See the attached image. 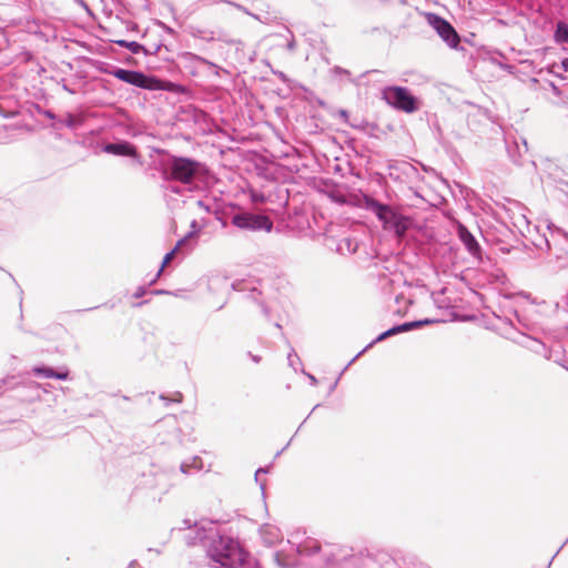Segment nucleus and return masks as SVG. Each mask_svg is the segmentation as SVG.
<instances>
[{"label":"nucleus","instance_id":"1","mask_svg":"<svg viewBox=\"0 0 568 568\" xmlns=\"http://www.w3.org/2000/svg\"><path fill=\"white\" fill-rule=\"evenodd\" d=\"M288 549L273 554L280 568H430L416 556L381 548L354 549L325 545L304 532L296 531L287 539Z\"/></svg>","mask_w":568,"mask_h":568},{"label":"nucleus","instance_id":"2","mask_svg":"<svg viewBox=\"0 0 568 568\" xmlns=\"http://www.w3.org/2000/svg\"><path fill=\"white\" fill-rule=\"evenodd\" d=\"M185 530L183 539L187 546H201L213 568H262L261 564L245 552L239 542L231 536L221 532L215 521L201 519L192 521L184 519Z\"/></svg>","mask_w":568,"mask_h":568},{"label":"nucleus","instance_id":"3","mask_svg":"<svg viewBox=\"0 0 568 568\" xmlns=\"http://www.w3.org/2000/svg\"><path fill=\"white\" fill-rule=\"evenodd\" d=\"M527 209L518 201L506 199L499 205V251L509 253L516 248L520 234H529L530 222L526 215Z\"/></svg>","mask_w":568,"mask_h":568},{"label":"nucleus","instance_id":"4","mask_svg":"<svg viewBox=\"0 0 568 568\" xmlns=\"http://www.w3.org/2000/svg\"><path fill=\"white\" fill-rule=\"evenodd\" d=\"M532 303L530 294L510 290L505 276L499 274V311L503 313V316L499 315V331L508 334L509 328L516 327V323L526 326L524 312Z\"/></svg>","mask_w":568,"mask_h":568},{"label":"nucleus","instance_id":"5","mask_svg":"<svg viewBox=\"0 0 568 568\" xmlns=\"http://www.w3.org/2000/svg\"><path fill=\"white\" fill-rule=\"evenodd\" d=\"M207 173L205 164L187 158L170 155L165 163L164 174L168 180L181 182L183 184H192L201 181Z\"/></svg>","mask_w":568,"mask_h":568},{"label":"nucleus","instance_id":"6","mask_svg":"<svg viewBox=\"0 0 568 568\" xmlns=\"http://www.w3.org/2000/svg\"><path fill=\"white\" fill-rule=\"evenodd\" d=\"M364 205L376 215L385 230L393 231L397 237H404L410 227V220L407 216L369 195H364Z\"/></svg>","mask_w":568,"mask_h":568},{"label":"nucleus","instance_id":"7","mask_svg":"<svg viewBox=\"0 0 568 568\" xmlns=\"http://www.w3.org/2000/svg\"><path fill=\"white\" fill-rule=\"evenodd\" d=\"M103 72L140 89L150 91L162 89V81L160 79L148 75L142 71L110 67L103 70Z\"/></svg>","mask_w":568,"mask_h":568},{"label":"nucleus","instance_id":"8","mask_svg":"<svg viewBox=\"0 0 568 568\" xmlns=\"http://www.w3.org/2000/svg\"><path fill=\"white\" fill-rule=\"evenodd\" d=\"M383 99L394 109L413 113L418 110L417 99L405 87L389 85L382 91Z\"/></svg>","mask_w":568,"mask_h":568},{"label":"nucleus","instance_id":"9","mask_svg":"<svg viewBox=\"0 0 568 568\" xmlns=\"http://www.w3.org/2000/svg\"><path fill=\"white\" fill-rule=\"evenodd\" d=\"M231 223L237 229L253 232H271L273 229V221L268 216L251 212H239L233 214Z\"/></svg>","mask_w":568,"mask_h":568},{"label":"nucleus","instance_id":"10","mask_svg":"<svg viewBox=\"0 0 568 568\" xmlns=\"http://www.w3.org/2000/svg\"><path fill=\"white\" fill-rule=\"evenodd\" d=\"M427 23L437 32V34L447 43L452 49H457L460 37L455 28L443 17L428 12L426 13Z\"/></svg>","mask_w":568,"mask_h":568},{"label":"nucleus","instance_id":"11","mask_svg":"<svg viewBox=\"0 0 568 568\" xmlns=\"http://www.w3.org/2000/svg\"><path fill=\"white\" fill-rule=\"evenodd\" d=\"M181 59L184 63V68L189 70L192 75L211 71L214 75L219 77L221 71L226 72V70H223L215 63L192 52H184Z\"/></svg>","mask_w":568,"mask_h":568},{"label":"nucleus","instance_id":"12","mask_svg":"<svg viewBox=\"0 0 568 568\" xmlns=\"http://www.w3.org/2000/svg\"><path fill=\"white\" fill-rule=\"evenodd\" d=\"M102 151L108 154L118 156H128L140 162V154L136 146L125 140H119L116 142L105 143L102 146Z\"/></svg>","mask_w":568,"mask_h":568},{"label":"nucleus","instance_id":"13","mask_svg":"<svg viewBox=\"0 0 568 568\" xmlns=\"http://www.w3.org/2000/svg\"><path fill=\"white\" fill-rule=\"evenodd\" d=\"M525 246L532 245L538 250L549 248V242L544 234H540L537 226L530 225L529 234H520V241Z\"/></svg>","mask_w":568,"mask_h":568},{"label":"nucleus","instance_id":"14","mask_svg":"<svg viewBox=\"0 0 568 568\" xmlns=\"http://www.w3.org/2000/svg\"><path fill=\"white\" fill-rule=\"evenodd\" d=\"M31 372L38 377L55 378L60 381H67L70 375V371L67 367H60L55 371L54 368L44 365L34 366Z\"/></svg>","mask_w":568,"mask_h":568},{"label":"nucleus","instance_id":"15","mask_svg":"<svg viewBox=\"0 0 568 568\" xmlns=\"http://www.w3.org/2000/svg\"><path fill=\"white\" fill-rule=\"evenodd\" d=\"M260 536L266 547H273L283 540V534L280 528L271 524H264L260 527Z\"/></svg>","mask_w":568,"mask_h":568},{"label":"nucleus","instance_id":"16","mask_svg":"<svg viewBox=\"0 0 568 568\" xmlns=\"http://www.w3.org/2000/svg\"><path fill=\"white\" fill-rule=\"evenodd\" d=\"M457 233L459 240L465 245L467 251L474 256L478 255L480 252V246L475 236L468 231V229L464 224L458 223Z\"/></svg>","mask_w":568,"mask_h":568},{"label":"nucleus","instance_id":"17","mask_svg":"<svg viewBox=\"0 0 568 568\" xmlns=\"http://www.w3.org/2000/svg\"><path fill=\"white\" fill-rule=\"evenodd\" d=\"M83 123V116L80 114L65 113L63 116L58 118L57 122L52 124L54 129L67 126L71 130L80 128Z\"/></svg>","mask_w":568,"mask_h":568},{"label":"nucleus","instance_id":"18","mask_svg":"<svg viewBox=\"0 0 568 568\" xmlns=\"http://www.w3.org/2000/svg\"><path fill=\"white\" fill-rule=\"evenodd\" d=\"M193 235H194V233H193V232H190V233H189L187 235H185L183 239L179 240V241H178V243L175 244V246H174L170 252H168V253L164 255L163 261H162V265H161L160 270L158 271V273H156L155 277L150 282V284H153V283L156 281V278H159V277H160V275H161V273H162L163 268L165 267V265H166V264H169V263L171 262V260L174 257V255H175L176 251H178L180 247H182L183 245H185V244L187 243V241H189L190 239H192V237H193Z\"/></svg>","mask_w":568,"mask_h":568},{"label":"nucleus","instance_id":"19","mask_svg":"<svg viewBox=\"0 0 568 568\" xmlns=\"http://www.w3.org/2000/svg\"><path fill=\"white\" fill-rule=\"evenodd\" d=\"M203 468V460L200 456H193L180 465V471L184 475H191L193 473L200 471Z\"/></svg>","mask_w":568,"mask_h":568},{"label":"nucleus","instance_id":"20","mask_svg":"<svg viewBox=\"0 0 568 568\" xmlns=\"http://www.w3.org/2000/svg\"><path fill=\"white\" fill-rule=\"evenodd\" d=\"M115 44H118L121 48L128 49L133 54L143 53L144 55H154V51H148L145 50V45L136 42V41H128V40H115Z\"/></svg>","mask_w":568,"mask_h":568},{"label":"nucleus","instance_id":"21","mask_svg":"<svg viewBox=\"0 0 568 568\" xmlns=\"http://www.w3.org/2000/svg\"><path fill=\"white\" fill-rule=\"evenodd\" d=\"M396 325L381 333L376 338H374L369 344H367L361 352H358L352 359L351 363H354L361 355H363L367 349H369L373 345L385 341L388 337L397 335Z\"/></svg>","mask_w":568,"mask_h":568},{"label":"nucleus","instance_id":"22","mask_svg":"<svg viewBox=\"0 0 568 568\" xmlns=\"http://www.w3.org/2000/svg\"><path fill=\"white\" fill-rule=\"evenodd\" d=\"M437 322H438L437 320L424 318V320H417V321L405 322L403 324H398V325H396V328L399 334V333L409 332L415 328H420V327H424L426 325H430V324H434Z\"/></svg>","mask_w":568,"mask_h":568},{"label":"nucleus","instance_id":"23","mask_svg":"<svg viewBox=\"0 0 568 568\" xmlns=\"http://www.w3.org/2000/svg\"><path fill=\"white\" fill-rule=\"evenodd\" d=\"M555 40L557 43L568 42V24L565 22H558L555 31Z\"/></svg>","mask_w":568,"mask_h":568},{"label":"nucleus","instance_id":"24","mask_svg":"<svg viewBox=\"0 0 568 568\" xmlns=\"http://www.w3.org/2000/svg\"><path fill=\"white\" fill-rule=\"evenodd\" d=\"M194 36L204 41L223 40V38L213 30H197Z\"/></svg>","mask_w":568,"mask_h":568},{"label":"nucleus","instance_id":"25","mask_svg":"<svg viewBox=\"0 0 568 568\" xmlns=\"http://www.w3.org/2000/svg\"><path fill=\"white\" fill-rule=\"evenodd\" d=\"M491 314H493V317L489 318L485 313H483L481 316L479 318H477V321H478V324L480 326H483L484 328L494 331L495 329L494 322H495V318L497 317V315L494 311L491 312Z\"/></svg>","mask_w":568,"mask_h":568},{"label":"nucleus","instance_id":"26","mask_svg":"<svg viewBox=\"0 0 568 568\" xmlns=\"http://www.w3.org/2000/svg\"><path fill=\"white\" fill-rule=\"evenodd\" d=\"M160 399L164 403L165 406H169L171 403H182L183 395L181 392H175L172 396L161 394Z\"/></svg>","mask_w":568,"mask_h":568},{"label":"nucleus","instance_id":"27","mask_svg":"<svg viewBox=\"0 0 568 568\" xmlns=\"http://www.w3.org/2000/svg\"><path fill=\"white\" fill-rule=\"evenodd\" d=\"M288 365L297 371V364H301L300 357L295 353V351L292 348L291 352L287 355Z\"/></svg>","mask_w":568,"mask_h":568},{"label":"nucleus","instance_id":"28","mask_svg":"<svg viewBox=\"0 0 568 568\" xmlns=\"http://www.w3.org/2000/svg\"><path fill=\"white\" fill-rule=\"evenodd\" d=\"M37 110L40 114H43L44 116H47L50 120H55V121L58 120V118L51 110H44V109H41L40 106H37Z\"/></svg>","mask_w":568,"mask_h":568},{"label":"nucleus","instance_id":"29","mask_svg":"<svg viewBox=\"0 0 568 568\" xmlns=\"http://www.w3.org/2000/svg\"><path fill=\"white\" fill-rule=\"evenodd\" d=\"M172 434H173L175 440L179 444H182V438H181L182 430L175 424L172 426Z\"/></svg>","mask_w":568,"mask_h":568},{"label":"nucleus","instance_id":"30","mask_svg":"<svg viewBox=\"0 0 568 568\" xmlns=\"http://www.w3.org/2000/svg\"><path fill=\"white\" fill-rule=\"evenodd\" d=\"M272 73L275 74L276 77H278V79H281L282 82H284V83L288 82V78L284 72H282L280 70L272 69Z\"/></svg>","mask_w":568,"mask_h":568},{"label":"nucleus","instance_id":"31","mask_svg":"<svg viewBox=\"0 0 568 568\" xmlns=\"http://www.w3.org/2000/svg\"><path fill=\"white\" fill-rule=\"evenodd\" d=\"M146 293V288L144 286H139L135 292L133 293V297L134 298H140L142 296H144V294Z\"/></svg>","mask_w":568,"mask_h":568},{"label":"nucleus","instance_id":"32","mask_svg":"<svg viewBox=\"0 0 568 568\" xmlns=\"http://www.w3.org/2000/svg\"><path fill=\"white\" fill-rule=\"evenodd\" d=\"M334 72L337 73V74H346V75L351 74L348 70L343 69L341 67H335L334 68Z\"/></svg>","mask_w":568,"mask_h":568},{"label":"nucleus","instance_id":"33","mask_svg":"<svg viewBox=\"0 0 568 568\" xmlns=\"http://www.w3.org/2000/svg\"><path fill=\"white\" fill-rule=\"evenodd\" d=\"M161 48V44H153V45H145V50H150V51H154V54H156L159 52Z\"/></svg>","mask_w":568,"mask_h":568},{"label":"nucleus","instance_id":"34","mask_svg":"<svg viewBox=\"0 0 568 568\" xmlns=\"http://www.w3.org/2000/svg\"><path fill=\"white\" fill-rule=\"evenodd\" d=\"M261 307H262V312H263L264 316H265L268 321H271V314H270V310H268V307H267L265 304H262V305H261Z\"/></svg>","mask_w":568,"mask_h":568},{"label":"nucleus","instance_id":"35","mask_svg":"<svg viewBox=\"0 0 568 568\" xmlns=\"http://www.w3.org/2000/svg\"><path fill=\"white\" fill-rule=\"evenodd\" d=\"M338 114L346 123L348 122V112L346 110H339Z\"/></svg>","mask_w":568,"mask_h":568},{"label":"nucleus","instance_id":"36","mask_svg":"<svg viewBox=\"0 0 568 568\" xmlns=\"http://www.w3.org/2000/svg\"><path fill=\"white\" fill-rule=\"evenodd\" d=\"M252 200L254 202H263L264 201V195L263 194L258 195V194L254 193V194H252Z\"/></svg>","mask_w":568,"mask_h":568},{"label":"nucleus","instance_id":"37","mask_svg":"<svg viewBox=\"0 0 568 568\" xmlns=\"http://www.w3.org/2000/svg\"><path fill=\"white\" fill-rule=\"evenodd\" d=\"M560 68L562 71L568 72V58H566L561 61Z\"/></svg>","mask_w":568,"mask_h":568},{"label":"nucleus","instance_id":"38","mask_svg":"<svg viewBox=\"0 0 568 568\" xmlns=\"http://www.w3.org/2000/svg\"><path fill=\"white\" fill-rule=\"evenodd\" d=\"M266 474L267 473V469L266 468H258L256 471H255V480L258 483V476L260 474Z\"/></svg>","mask_w":568,"mask_h":568},{"label":"nucleus","instance_id":"39","mask_svg":"<svg viewBox=\"0 0 568 568\" xmlns=\"http://www.w3.org/2000/svg\"><path fill=\"white\" fill-rule=\"evenodd\" d=\"M248 356L252 358V361L254 363H260L261 362V356H258V355H254L251 352H248Z\"/></svg>","mask_w":568,"mask_h":568},{"label":"nucleus","instance_id":"40","mask_svg":"<svg viewBox=\"0 0 568 568\" xmlns=\"http://www.w3.org/2000/svg\"><path fill=\"white\" fill-rule=\"evenodd\" d=\"M286 49L290 51H293L295 49V41L294 40L288 41L286 44Z\"/></svg>","mask_w":568,"mask_h":568},{"label":"nucleus","instance_id":"41","mask_svg":"<svg viewBox=\"0 0 568 568\" xmlns=\"http://www.w3.org/2000/svg\"><path fill=\"white\" fill-rule=\"evenodd\" d=\"M126 568H141L136 560H132Z\"/></svg>","mask_w":568,"mask_h":568},{"label":"nucleus","instance_id":"42","mask_svg":"<svg viewBox=\"0 0 568 568\" xmlns=\"http://www.w3.org/2000/svg\"><path fill=\"white\" fill-rule=\"evenodd\" d=\"M395 301L397 304H399L402 301H406V300H405V296L403 294H400L395 297Z\"/></svg>","mask_w":568,"mask_h":568},{"label":"nucleus","instance_id":"43","mask_svg":"<svg viewBox=\"0 0 568 568\" xmlns=\"http://www.w3.org/2000/svg\"><path fill=\"white\" fill-rule=\"evenodd\" d=\"M307 377L310 378L312 385H316L317 379L315 378V376L307 374Z\"/></svg>","mask_w":568,"mask_h":568},{"label":"nucleus","instance_id":"44","mask_svg":"<svg viewBox=\"0 0 568 568\" xmlns=\"http://www.w3.org/2000/svg\"><path fill=\"white\" fill-rule=\"evenodd\" d=\"M338 379H336L331 386H329V393L334 392L337 386Z\"/></svg>","mask_w":568,"mask_h":568},{"label":"nucleus","instance_id":"45","mask_svg":"<svg viewBox=\"0 0 568 568\" xmlns=\"http://www.w3.org/2000/svg\"><path fill=\"white\" fill-rule=\"evenodd\" d=\"M235 7L242 11H244L245 13L247 14H251L244 7H242L241 4H235Z\"/></svg>","mask_w":568,"mask_h":568},{"label":"nucleus","instance_id":"46","mask_svg":"<svg viewBox=\"0 0 568 568\" xmlns=\"http://www.w3.org/2000/svg\"><path fill=\"white\" fill-rule=\"evenodd\" d=\"M152 293H153V294H168V292H166V291H164V290H155V291H153Z\"/></svg>","mask_w":568,"mask_h":568},{"label":"nucleus","instance_id":"47","mask_svg":"<svg viewBox=\"0 0 568 568\" xmlns=\"http://www.w3.org/2000/svg\"><path fill=\"white\" fill-rule=\"evenodd\" d=\"M351 126L355 128V129H363V125L362 124H357V123H349Z\"/></svg>","mask_w":568,"mask_h":568},{"label":"nucleus","instance_id":"48","mask_svg":"<svg viewBox=\"0 0 568 568\" xmlns=\"http://www.w3.org/2000/svg\"><path fill=\"white\" fill-rule=\"evenodd\" d=\"M523 146L525 149V152H527V142L525 140H523Z\"/></svg>","mask_w":568,"mask_h":568},{"label":"nucleus","instance_id":"49","mask_svg":"<svg viewBox=\"0 0 568 568\" xmlns=\"http://www.w3.org/2000/svg\"><path fill=\"white\" fill-rule=\"evenodd\" d=\"M63 89H64L65 91L70 92V93H73V91H72V90H70V89H69V87H67V85H63Z\"/></svg>","mask_w":568,"mask_h":568},{"label":"nucleus","instance_id":"50","mask_svg":"<svg viewBox=\"0 0 568 568\" xmlns=\"http://www.w3.org/2000/svg\"><path fill=\"white\" fill-rule=\"evenodd\" d=\"M515 144H516V148L518 149V155L520 156L521 155V150L519 149V145H518L517 142Z\"/></svg>","mask_w":568,"mask_h":568},{"label":"nucleus","instance_id":"51","mask_svg":"<svg viewBox=\"0 0 568 568\" xmlns=\"http://www.w3.org/2000/svg\"><path fill=\"white\" fill-rule=\"evenodd\" d=\"M508 152H509L510 156L513 158L514 162H517V159L515 158V155H514V154H511V152H510V150H509V149H508Z\"/></svg>","mask_w":568,"mask_h":568},{"label":"nucleus","instance_id":"52","mask_svg":"<svg viewBox=\"0 0 568 568\" xmlns=\"http://www.w3.org/2000/svg\"><path fill=\"white\" fill-rule=\"evenodd\" d=\"M406 303H407L406 307H408V305H410V304H412V301H406ZM405 310H407V308H405ZM405 313H406V311H404L403 315H404Z\"/></svg>","mask_w":568,"mask_h":568},{"label":"nucleus","instance_id":"53","mask_svg":"<svg viewBox=\"0 0 568 568\" xmlns=\"http://www.w3.org/2000/svg\"><path fill=\"white\" fill-rule=\"evenodd\" d=\"M274 325H275V327H277L278 329H281V328H282V326H281V324H280L278 322H275V324H274Z\"/></svg>","mask_w":568,"mask_h":568},{"label":"nucleus","instance_id":"54","mask_svg":"<svg viewBox=\"0 0 568 568\" xmlns=\"http://www.w3.org/2000/svg\"><path fill=\"white\" fill-rule=\"evenodd\" d=\"M352 364H353V363H351V362H349V363L345 366V368H344V369H342V373H345V369H347V368H348V366H349V365H352Z\"/></svg>","mask_w":568,"mask_h":568},{"label":"nucleus","instance_id":"55","mask_svg":"<svg viewBox=\"0 0 568 568\" xmlns=\"http://www.w3.org/2000/svg\"><path fill=\"white\" fill-rule=\"evenodd\" d=\"M317 407H320V404H316V405L313 407L312 412H314Z\"/></svg>","mask_w":568,"mask_h":568},{"label":"nucleus","instance_id":"56","mask_svg":"<svg viewBox=\"0 0 568 568\" xmlns=\"http://www.w3.org/2000/svg\"><path fill=\"white\" fill-rule=\"evenodd\" d=\"M226 43H235V41L224 40Z\"/></svg>","mask_w":568,"mask_h":568},{"label":"nucleus","instance_id":"57","mask_svg":"<svg viewBox=\"0 0 568 568\" xmlns=\"http://www.w3.org/2000/svg\"><path fill=\"white\" fill-rule=\"evenodd\" d=\"M260 487L262 490H264V484L263 483H260Z\"/></svg>","mask_w":568,"mask_h":568},{"label":"nucleus","instance_id":"58","mask_svg":"<svg viewBox=\"0 0 568 568\" xmlns=\"http://www.w3.org/2000/svg\"><path fill=\"white\" fill-rule=\"evenodd\" d=\"M173 192L178 193L179 192V189L178 187H174L172 189Z\"/></svg>","mask_w":568,"mask_h":568},{"label":"nucleus","instance_id":"59","mask_svg":"<svg viewBox=\"0 0 568 568\" xmlns=\"http://www.w3.org/2000/svg\"><path fill=\"white\" fill-rule=\"evenodd\" d=\"M286 447H284L281 452H277L276 456L281 455V453L285 449Z\"/></svg>","mask_w":568,"mask_h":568}]
</instances>
